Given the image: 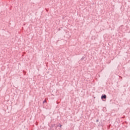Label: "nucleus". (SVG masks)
<instances>
[{"mask_svg": "<svg viewBox=\"0 0 130 130\" xmlns=\"http://www.w3.org/2000/svg\"><path fill=\"white\" fill-rule=\"evenodd\" d=\"M60 126L61 127V125H60Z\"/></svg>", "mask_w": 130, "mask_h": 130, "instance_id": "nucleus-2", "label": "nucleus"}, {"mask_svg": "<svg viewBox=\"0 0 130 130\" xmlns=\"http://www.w3.org/2000/svg\"><path fill=\"white\" fill-rule=\"evenodd\" d=\"M102 99H106V95H102Z\"/></svg>", "mask_w": 130, "mask_h": 130, "instance_id": "nucleus-1", "label": "nucleus"}]
</instances>
